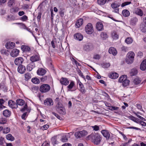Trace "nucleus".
I'll return each mask as SVG.
<instances>
[{"mask_svg":"<svg viewBox=\"0 0 146 146\" xmlns=\"http://www.w3.org/2000/svg\"><path fill=\"white\" fill-rule=\"evenodd\" d=\"M93 143L96 145H98L101 142L102 138L99 134L95 133H92L88 136Z\"/></svg>","mask_w":146,"mask_h":146,"instance_id":"obj_1","label":"nucleus"},{"mask_svg":"<svg viewBox=\"0 0 146 146\" xmlns=\"http://www.w3.org/2000/svg\"><path fill=\"white\" fill-rule=\"evenodd\" d=\"M135 54L133 52H129L127 54L126 62L128 64H131L134 60Z\"/></svg>","mask_w":146,"mask_h":146,"instance_id":"obj_2","label":"nucleus"},{"mask_svg":"<svg viewBox=\"0 0 146 146\" xmlns=\"http://www.w3.org/2000/svg\"><path fill=\"white\" fill-rule=\"evenodd\" d=\"M50 87L48 84H43L40 87V90L42 93H46L50 91Z\"/></svg>","mask_w":146,"mask_h":146,"instance_id":"obj_3","label":"nucleus"},{"mask_svg":"<svg viewBox=\"0 0 146 146\" xmlns=\"http://www.w3.org/2000/svg\"><path fill=\"white\" fill-rule=\"evenodd\" d=\"M85 30L87 34H90L94 32L93 26L92 24L88 23L85 27Z\"/></svg>","mask_w":146,"mask_h":146,"instance_id":"obj_4","label":"nucleus"},{"mask_svg":"<svg viewBox=\"0 0 146 146\" xmlns=\"http://www.w3.org/2000/svg\"><path fill=\"white\" fill-rule=\"evenodd\" d=\"M87 134L88 132L86 131L83 130L76 132L75 133V136L76 138H79L87 135Z\"/></svg>","mask_w":146,"mask_h":146,"instance_id":"obj_5","label":"nucleus"},{"mask_svg":"<svg viewBox=\"0 0 146 146\" xmlns=\"http://www.w3.org/2000/svg\"><path fill=\"white\" fill-rule=\"evenodd\" d=\"M94 48V45L91 43H87L84 46V49L87 51H91Z\"/></svg>","mask_w":146,"mask_h":146,"instance_id":"obj_6","label":"nucleus"},{"mask_svg":"<svg viewBox=\"0 0 146 146\" xmlns=\"http://www.w3.org/2000/svg\"><path fill=\"white\" fill-rule=\"evenodd\" d=\"M23 61L24 60L22 57H19L15 59L14 63L16 65L19 66L21 65Z\"/></svg>","mask_w":146,"mask_h":146,"instance_id":"obj_7","label":"nucleus"},{"mask_svg":"<svg viewBox=\"0 0 146 146\" xmlns=\"http://www.w3.org/2000/svg\"><path fill=\"white\" fill-rule=\"evenodd\" d=\"M8 104L9 106L12 109L17 108L18 107L17 103L12 100H10L8 101Z\"/></svg>","mask_w":146,"mask_h":146,"instance_id":"obj_8","label":"nucleus"},{"mask_svg":"<svg viewBox=\"0 0 146 146\" xmlns=\"http://www.w3.org/2000/svg\"><path fill=\"white\" fill-rule=\"evenodd\" d=\"M40 59V57L38 55L35 54L30 57V60L31 62L34 63V62L39 60Z\"/></svg>","mask_w":146,"mask_h":146,"instance_id":"obj_9","label":"nucleus"},{"mask_svg":"<svg viewBox=\"0 0 146 146\" xmlns=\"http://www.w3.org/2000/svg\"><path fill=\"white\" fill-rule=\"evenodd\" d=\"M44 104L45 105L49 106H51L53 105V100L50 98H47L44 101Z\"/></svg>","mask_w":146,"mask_h":146,"instance_id":"obj_10","label":"nucleus"},{"mask_svg":"<svg viewBox=\"0 0 146 146\" xmlns=\"http://www.w3.org/2000/svg\"><path fill=\"white\" fill-rule=\"evenodd\" d=\"M19 51L17 49H13L10 54L11 56L15 57L17 56L19 53Z\"/></svg>","mask_w":146,"mask_h":146,"instance_id":"obj_11","label":"nucleus"},{"mask_svg":"<svg viewBox=\"0 0 146 146\" xmlns=\"http://www.w3.org/2000/svg\"><path fill=\"white\" fill-rule=\"evenodd\" d=\"M60 82L62 84L65 86L67 85L69 83V81L67 78L63 77L60 79Z\"/></svg>","mask_w":146,"mask_h":146,"instance_id":"obj_12","label":"nucleus"},{"mask_svg":"<svg viewBox=\"0 0 146 146\" xmlns=\"http://www.w3.org/2000/svg\"><path fill=\"white\" fill-rule=\"evenodd\" d=\"M101 132L104 136L106 137V139H109L110 136V134L108 131L106 130H103L101 131Z\"/></svg>","mask_w":146,"mask_h":146,"instance_id":"obj_13","label":"nucleus"},{"mask_svg":"<svg viewBox=\"0 0 146 146\" xmlns=\"http://www.w3.org/2000/svg\"><path fill=\"white\" fill-rule=\"evenodd\" d=\"M26 70L25 67L22 65L19 66L17 68L18 71L21 74L24 73Z\"/></svg>","mask_w":146,"mask_h":146,"instance_id":"obj_14","label":"nucleus"},{"mask_svg":"<svg viewBox=\"0 0 146 146\" xmlns=\"http://www.w3.org/2000/svg\"><path fill=\"white\" fill-rule=\"evenodd\" d=\"M74 37L75 39L79 41L82 40L83 38V35L80 33H77L74 34Z\"/></svg>","mask_w":146,"mask_h":146,"instance_id":"obj_15","label":"nucleus"},{"mask_svg":"<svg viewBox=\"0 0 146 146\" xmlns=\"http://www.w3.org/2000/svg\"><path fill=\"white\" fill-rule=\"evenodd\" d=\"M134 13L136 14L141 17L143 15V12L139 8H137L134 10Z\"/></svg>","mask_w":146,"mask_h":146,"instance_id":"obj_16","label":"nucleus"},{"mask_svg":"<svg viewBox=\"0 0 146 146\" xmlns=\"http://www.w3.org/2000/svg\"><path fill=\"white\" fill-rule=\"evenodd\" d=\"M15 43L13 42H8L5 44V47L7 49H12L14 47Z\"/></svg>","mask_w":146,"mask_h":146,"instance_id":"obj_17","label":"nucleus"},{"mask_svg":"<svg viewBox=\"0 0 146 146\" xmlns=\"http://www.w3.org/2000/svg\"><path fill=\"white\" fill-rule=\"evenodd\" d=\"M109 78L112 79H115L119 76L118 74L116 72H111L109 75Z\"/></svg>","mask_w":146,"mask_h":146,"instance_id":"obj_18","label":"nucleus"},{"mask_svg":"<svg viewBox=\"0 0 146 146\" xmlns=\"http://www.w3.org/2000/svg\"><path fill=\"white\" fill-rule=\"evenodd\" d=\"M140 69L143 71L146 70V59L143 60L140 66Z\"/></svg>","mask_w":146,"mask_h":146,"instance_id":"obj_19","label":"nucleus"},{"mask_svg":"<svg viewBox=\"0 0 146 146\" xmlns=\"http://www.w3.org/2000/svg\"><path fill=\"white\" fill-rule=\"evenodd\" d=\"M110 54H111L114 56L116 55L117 53L116 49L113 47H110L108 50Z\"/></svg>","mask_w":146,"mask_h":146,"instance_id":"obj_20","label":"nucleus"},{"mask_svg":"<svg viewBox=\"0 0 146 146\" xmlns=\"http://www.w3.org/2000/svg\"><path fill=\"white\" fill-rule=\"evenodd\" d=\"M96 28L99 31H102L104 28L103 24L101 23L98 22L96 25Z\"/></svg>","mask_w":146,"mask_h":146,"instance_id":"obj_21","label":"nucleus"},{"mask_svg":"<svg viewBox=\"0 0 146 146\" xmlns=\"http://www.w3.org/2000/svg\"><path fill=\"white\" fill-rule=\"evenodd\" d=\"M138 21V19L136 17H133L131 19L130 21V24L133 26L135 25Z\"/></svg>","mask_w":146,"mask_h":146,"instance_id":"obj_22","label":"nucleus"},{"mask_svg":"<svg viewBox=\"0 0 146 146\" xmlns=\"http://www.w3.org/2000/svg\"><path fill=\"white\" fill-rule=\"evenodd\" d=\"M45 70L42 68L39 69L37 71V73L38 75L43 76L46 73Z\"/></svg>","mask_w":146,"mask_h":146,"instance_id":"obj_23","label":"nucleus"},{"mask_svg":"<svg viewBox=\"0 0 146 146\" xmlns=\"http://www.w3.org/2000/svg\"><path fill=\"white\" fill-rule=\"evenodd\" d=\"M138 72V69L136 68L132 69L130 72V74L131 76L136 75Z\"/></svg>","mask_w":146,"mask_h":146,"instance_id":"obj_24","label":"nucleus"},{"mask_svg":"<svg viewBox=\"0 0 146 146\" xmlns=\"http://www.w3.org/2000/svg\"><path fill=\"white\" fill-rule=\"evenodd\" d=\"M11 114V111L8 110H5L3 112V115L7 117H10Z\"/></svg>","mask_w":146,"mask_h":146,"instance_id":"obj_25","label":"nucleus"},{"mask_svg":"<svg viewBox=\"0 0 146 146\" xmlns=\"http://www.w3.org/2000/svg\"><path fill=\"white\" fill-rule=\"evenodd\" d=\"M22 50L23 52H28L30 50V48L28 46L26 45H22L21 47Z\"/></svg>","mask_w":146,"mask_h":146,"instance_id":"obj_26","label":"nucleus"},{"mask_svg":"<svg viewBox=\"0 0 146 146\" xmlns=\"http://www.w3.org/2000/svg\"><path fill=\"white\" fill-rule=\"evenodd\" d=\"M35 67V64L32 62L27 66V70L29 71H31Z\"/></svg>","mask_w":146,"mask_h":146,"instance_id":"obj_27","label":"nucleus"},{"mask_svg":"<svg viewBox=\"0 0 146 146\" xmlns=\"http://www.w3.org/2000/svg\"><path fill=\"white\" fill-rule=\"evenodd\" d=\"M83 21V19L81 18L78 20L76 23V25L77 27H80L82 24Z\"/></svg>","mask_w":146,"mask_h":146,"instance_id":"obj_28","label":"nucleus"},{"mask_svg":"<svg viewBox=\"0 0 146 146\" xmlns=\"http://www.w3.org/2000/svg\"><path fill=\"white\" fill-rule=\"evenodd\" d=\"M16 102L17 105L23 106L25 102L22 99H18L16 100Z\"/></svg>","mask_w":146,"mask_h":146,"instance_id":"obj_29","label":"nucleus"},{"mask_svg":"<svg viewBox=\"0 0 146 146\" xmlns=\"http://www.w3.org/2000/svg\"><path fill=\"white\" fill-rule=\"evenodd\" d=\"M127 78V76L124 75L120 76L119 79V82L122 83Z\"/></svg>","mask_w":146,"mask_h":146,"instance_id":"obj_30","label":"nucleus"},{"mask_svg":"<svg viewBox=\"0 0 146 146\" xmlns=\"http://www.w3.org/2000/svg\"><path fill=\"white\" fill-rule=\"evenodd\" d=\"M57 111L61 114L63 115L65 114V110L64 107L62 108H61L57 109Z\"/></svg>","mask_w":146,"mask_h":146,"instance_id":"obj_31","label":"nucleus"},{"mask_svg":"<svg viewBox=\"0 0 146 146\" xmlns=\"http://www.w3.org/2000/svg\"><path fill=\"white\" fill-rule=\"evenodd\" d=\"M100 36L103 40H105L108 37L107 33L105 32H102L100 35Z\"/></svg>","mask_w":146,"mask_h":146,"instance_id":"obj_32","label":"nucleus"},{"mask_svg":"<svg viewBox=\"0 0 146 146\" xmlns=\"http://www.w3.org/2000/svg\"><path fill=\"white\" fill-rule=\"evenodd\" d=\"M111 36L114 39H117L119 38V35L115 31H113L111 33Z\"/></svg>","mask_w":146,"mask_h":146,"instance_id":"obj_33","label":"nucleus"},{"mask_svg":"<svg viewBox=\"0 0 146 146\" xmlns=\"http://www.w3.org/2000/svg\"><path fill=\"white\" fill-rule=\"evenodd\" d=\"M20 111L23 112L26 110L27 111L30 112V110L27 108V104H25L24 106L20 110Z\"/></svg>","mask_w":146,"mask_h":146,"instance_id":"obj_34","label":"nucleus"},{"mask_svg":"<svg viewBox=\"0 0 146 146\" xmlns=\"http://www.w3.org/2000/svg\"><path fill=\"white\" fill-rule=\"evenodd\" d=\"M74 84V81H71L70 83V84L67 87V88L68 89V90L69 91H73V90H70L72 89L73 88Z\"/></svg>","mask_w":146,"mask_h":146,"instance_id":"obj_35","label":"nucleus"},{"mask_svg":"<svg viewBox=\"0 0 146 146\" xmlns=\"http://www.w3.org/2000/svg\"><path fill=\"white\" fill-rule=\"evenodd\" d=\"M31 81L33 83L35 84H38L40 83L39 79L37 78H32L31 79Z\"/></svg>","mask_w":146,"mask_h":146,"instance_id":"obj_36","label":"nucleus"},{"mask_svg":"<svg viewBox=\"0 0 146 146\" xmlns=\"http://www.w3.org/2000/svg\"><path fill=\"white\" fill-rule=\"evenodd\" d=\"M6 138L7 139L11 141H13L15 140L14 137L10 134H9L7 135Z\"/></svg>","mask_w":146,"mask_h":146,"instance_id":"obj_37","label":"nucleus"},{"mask_svg":"<svg viewBox=\"0 0 146 146\" xmlns=\"http://www.w3.org/2000/svg\"><path fill=\"white\" fill-rule=\"evenodd\" d=\"M122 13L123 15L125 17H128L130 15L129 11L127 10H124Z\"/></svg>","mask_w":146,"mask_h":146,"instance_id":"obj_38","label":"nucleus"},{"mask_svg":"<svg viewBox=\"0 0 146 146\" xmlns=\"http://www.w3.org/2000/svg\"><path fill=\"white\" fill-rule=\"evenodd\" d=\"M79 85L80 88V92L82 93H84L85 92V88L83 84L81 83L79 84Z\"/></svg>","mask_w":146,"mask_h":146,"instance_id":"obj_39","label":"nucleus"},{"mask_svg":"<svg viewBox=\"0 0 146 146\" xmlns=\"http://www.w3.org/2000/svg\"><path fill=\"white\" fill-rule=\"evenodd\" d=\"M10 131V129L8 127H6L3 128V132L4 134H7L9 133Z\"/></svg>","mask_w":146,"mask_h":146,"instance_id":"obj_40","label":"nucleus"},{"mask_svg":"<svg viewBox=\"0 0 146 146\" xmlns=\"http://www.w3.org/2000/svg\"><path fill=\"white\" fill-rule=\"evenodd\" d=\"M141 80L139 78H135L133 81L134 83L136 84L137 85L141 82Z\"/></svg>","mask_w":146,"mask_h":146,"instance_id":"obj_41","label":"nucleus"},{"mask_svg":"<svg viewBox=\"0 0 146 146\" xmlns=\"http://www.w3.org/2000/svg\"><path fill=\"white\" fill-rule=\"evenodd\" d=\"M1 53L3 55H5L7 56L9 55L8 51L5 49H2L0 51Z\"/></svg>","mask_w":146,"mask_h":146,"instance_id":"obj_42","label":"nucleus"},{"mask_svg":"<svg viewBox=\"0 0 146 146\" xmlns=\"http://www.w3.org/2000/svg\"><path fill=\"white\" fill-rule=\"evenodd\" d=\"M77 71L78 74L82 78L84 79L86 81V78L85 76L83 75V73L81 71L78 69L77 70Z\"/></svg>","mask_w":146,"mask_h":146,"instance_id":"obj_43","label":"nucleus"},{"mask_svg":"<svg viewBox=\"0 0 146 146\" xmlns=\"http://www.w3.org/2000/svg\"><path fill=\"white\" fill-rule=\"evenodd\" d=\"M140 29L141 31L143 32H146V26L143 24L141 25Z\"/></svg>","mask_w":146,"mask_h":146,"instance_id":"obj_44","label":"nucleus"},{"mask_svg":"<svg viewBox=\"0 0 146 146\" xmlns=\"http://www.w3.org/2000/svg\"><path fill=\"white\" fill-rule=\"evenodd\" d=\"M15 4V0H10L8 3V5L11 7Z\"/></svg>","mask_w":146,"mask_h":146,"instance_id":"obj_45","label":"nucleus"},{"mask_svg":"<svg viewBox=\"0 0 146 146\" xmlns=\"http://www.w3.org/2000/svg\"><path fill=\"white\" fill-rule=\"evenodd\" d=\"M25 80H28L31 78V76L29 73H27L25 74Z\"/></svg>","mask_w":146,"mask_h":146,"instance_id":"obj_46","label":"nucleus"},{"mask_svg":"<svg viewBox=\"0 0 146 146\" xmlns=\"http://www.w3.org/2000/svg\"><path fill=\"white\" fill-rule=\"evenodd\" d=\"M133 40L132 39L129 37L127 38L125 40V42L127 44H130L132 43Z\"/></svg>","mask_w":146,"mask_h":146,"instance_id":"obj_47","label":"nucleus"},{"mask_svg":"<svg viewBox=\"0 0 146 146\" xmlns=\"http://www.w3.org/2000/svg\"><path fill=\"white\" fill-rule=\"evenodd\" d=\"M129 81L127 79L122 83V86H126L129 85Z\"/></svg>","mask_w":146,"mask_h":146,"instance_id":"obj_48","label":"nucleus"},{"mask_svg":"<svg viewBox=\"0 0 146 146\" xmlns=\"http://www.w3.org/2000/svg\"><path fill=\"white\" fill-rule=\"evenodd\" d=\"M52 143L53 145L58 143V141H57L55 137H53L51 139Z\"/></svg>","mask_w":146,"mask_h":146,"instance_id":"obj_49","label":"nucleus"},{"mask_svg":"<svg viewBox=\"0 0 146 146\" xmlns=\"http://www.w3.org/2000/svg\"><path fill=\"white\" fill-rule=\"evenodd\" d=\"M19 10V8L17 7H14L11 9V12L12 13L18 12Z\"/></svg>","mask_w":146,"mask_h":146,"instance_id":"obj_50","label":"nucleus"},{"mask_svg":"<svg viewBox=\"0 0 146 146\" xmlns=\"http://www.w3.org/2000/svg\"><path fill=\"white\" fill-rule=\"evenodd\" d=\"M102 65L103 68H107L110 66V63H104L102 64Z\"/></svg>","mask_w":146,"mask_h":146,"instance_id":"obj_51","label":"nucleus"},{"mask_svg":"<svg viewBox=\"0 0 146 146\" xmlns=\"http://www.w3.org/2000/svg\"><path fill=\"white\" fill-rule=\"evenodd\" d=\"M107 0H98V3L100 5H103L104 4Z\"/></svg>","mask_w":146,"mask_h":146,"instance_id":"obj_52","label":"nucleus"},{"mask_svg":"<svg viewBox=\"0 0 146 146\" xmlns=\"http://www.w3.org/2000/svg\"><path fill=\"white\" fill-rule=\"evenodd\" d=\"M38 89V87H36V86H33L31 88L33 92L34 93H36L37 92Z\"/></svg>","mask_w":146,"mask_h":146,"instance_id":"obj_53","label":"nucleus"},{"mask_svg":"<svg viewBox=\"0 0 146 146\" xmlns=\"http://www.w3.org/2000/svg\"><path fill=\"white\" fill-rule=\"evenodd\" d=\"M20 19L23 21H26L28 19V18L27 16L25 15L20 17Z\"/></svg>","mask_w":146,"mask_h":146,"instance_id":"obj_54","label":"nucleus"},{"mask_svg":"<svg viewBox=\"0 0 146 146\" xmlns=\"http://www.w3.org/2000/svg\"><path fill=\"white\" fill-rule=\"evenodd\" d=\"M91 127H92V129H93V130L95 131H98L100 129V128L97 125H95L93 126H92Z\"/></svg>","mask_w":146,"mask_h":146,"instance_id":"obj_55","label":"nucleus"},{"mask_svg":"<svg viewBox=\"0 0 146 146\" xmlns=\"http://www.w3.org/2000/svg\"><path fill=\"white\" fill-rule=\"evenodd\" d=\"M130 119L133 120V121H134L135 122L137 123H138V122H137V121L138 120V119L137 118H136V117H134L133 116H131L130 117Z\"/></svg>","mask_w":146,"mask_h":146,"instance_id":"obj_56","label":"nucleus"},{"mask_svg":"<svg viewBox=\"0 0 146 146\" xmlns=\"http://www.w3.org/2000/svg\"><path fill=\"white\" fill-rule=\"evenodd\" d=\"M61 140L63 142H66L68 141V138L66 136H63L62 137Z\"/></svg>","mask_w":146,"mask_h":146,"instance_id":"obj_57","label":"nucleus"},{"mask_svg":"<svg viewBox=\"0 0 146 146\" xmlns=\"http://www.w3.org/2000/svg\"><path fill=\"white\" fill-rule=\"evenodd\" d=\"M131 3V1L124 2L121 4V6L123 7L126 5H129Z\"/></svg>","mask_w":146,"mask_h":146,"instance_id":"obj_58","label":"nucleus"},{"mask_svg":"<svg viewBox=\"0 0 146 146\" xmlns=\"http://www.w3.org/2000/svg\"><path fill=\"white\" fill-rule=\"evenodd\" d=\"M56 107L57 108V109L61 108H62L64 107L62 104L60 102H58L57 104L56 105Z\"/></svg>","mask_w":146,"mask_h":146,"instance_id":"obj_59","label":"nucleus"},{"mask_svg":"<svg viewBox=\"0 0 146 146\" xmlns=\"http://www.w3.org/2000/svg\"><path fill=\"white\" fill-rule=\"evenodd\" d=\"M7 122V120L5 118H3L2 119L0 120V124H5Z\"/></svg>","mask_w":146,"mask_h":146,"instance_id":"obj_60","label":"nucleus"},{"mask_svg":"<svg viewBox=\"0 0 146 146\" xmlns=\"http://www.w3.org/2000/svg\"><path fill=\"white\" fill-rule=\"evenodd\" d=\"M7 20L9 21H11L12 20H14L15 18L13 16H11L10 17V16L8 15L7 16Z\"/></svg>","mask_w":146,"mask_h":146,"instance_id":"obj_61","label":"nucleus"},{"mask_svg":"<svg viewBox=\"0 0 146 146\" xmlns=\"http://www.w3.org/2000/svg\"><path fill=\"white\" fill-rule=\"evenodd\" d=\"M136 106L138 109L144 112V111L143 109H142V107L140 104H137Z\"/></svg>","mask_w":146,"mask_h":146,"instance_id":"obj_62","label":"nucleus"},{"mask_svg":"<svg viewBox=\"0 0 146 146\" xmlns=\"http://www.w3.org/2000/svg\"><path fill=\"white\" fill-rule=\"evenodd\" d=\"M48 77L47 76H42V78H41V80L42 82H44L46 80L47 78H48Z\"/></svg>","mask_w":146,"mask_h":146,"instance_id":"obj_63","label":"nucleus"},{"mask_svg":"<svg viewBox=\"0 0 146 146\" xmlns=\"http://www.w3.org/2000/svg\"><path fill=\"white\" fill-rule=\"evenodd\" d=\"M64 10H61L59 11V13L60 16L62 17H63L64 15Z\"/></svg>","mask_w":146,"mask_h":146,"instance_id":"obj_64","label":"nucleus"}]
</instances>
